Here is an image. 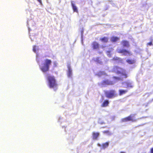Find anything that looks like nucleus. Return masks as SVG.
I'll list each match as a JSON object with an SVG mask.
<instances>
[{
  "label": "nucleus",
  "instance_id": "23",
  "mask_svg": "<svg viewBox=\"0 0 153 153\" xmlns=\"http://www.w3.org/2000/svg\"><path fill=\"white\" fill-rule=\"evenodd\" d=\"M33 50L34 52H36V46L35 45L33 46Z\"/></svg>",
  "mask_w": 153,
  "mask_h": 153
},
{
  "label": "nucleus",
  "instance_id": "22",
  "mask_svg": "<svg viewBox=\"0 0 153 153\" xmlns=\"http://www.w3.org/2000/svg\"><path fill=\"white\" fill-rule=\"evenodd\" d=\"M152 45V41H151L149 42L147 44V46H148V45L151 46Z\"/></svg>",
  "mask_w": 153,
  "mask_h": 153
},
{
  "label": "nucleus",
  "instance_id": "9",
  "mask_svg": "<svg viewBox=\"0 0 153 153\" xmlns=\"http://www.w3.org/2000/svg\"><path fill=\"white\" fill-rule=\"evenodd\" d=\"M113 84V81H109L108 79L103 80L101 82V84L102 85H112Z\"/></svg>",
  "mask_w": 153,
  "mask_h": 153
},
{
  "label": "nucleus",
  "instance_id": "2",
  "mask_svg": "<svg viewBox=\"0 0 153 153\" xmlns=\"http://www.w3.org/2000/svg\"><path fill=\"white\" fill-rule=\"evenodd\" d=\"M52 61L51 60L46 59L44 60V63L42 64V65L40 66V70L43 73H46L49 70L50 66L51 65Z\"/></svg>",
  "mask_w": 153,
  "mask_h": 153
},
{
  "label": "nucleus",
  "instance_id": "10",
  "mask_svg": "<svg viewBox=\"0 0 153 153\" xmlns=\"http://www.w3.org/2000/svg\"><path fill=\"white\" fill-rule=\"evenodd\" d=\"M109 103V101L108 100H106L104 101L101 105L102 107H106L107 106Z\"/></svg>",
  "mask_w": 153,
  "mask_h": 153
},
{
  "label": "nucleus",
  "instance_id": "24",
  "mask_svg": "<svg viewBox=\"0 0 153 153\" xmlns=\"http://www.w3.org/2000/svg\"><path fill=\"white\" fill-rule=\"evenodd\" d=\"M150 153H153V147L150 150Z\"/></svg>",
  "mask_w": 153,
  "mask_h": 153
},
{
  "label": "nucleus",
  "instance_id": "13",
  "mask_svg": "<svg viewBox=\"0 0 153 153\" xmlns=\"http://www.w3.org/2000/svg\"><path fill=\"white\" fill-rule=\"evenodd\" d=\"M120 39L119 37H117L115 36H112L111 38V41L112 42H115Z\"/></svg>",
  "mask_w": 153,
  "mask_h": 153
},
{
  "label": "nucleus",
  "instance_id": "16",
  "mask_svg": "<svg viewBox=\"0 0 153 153\" xmlns=\"http://www.w3.org/2000/svg\"><path fill=\"white\" fill-rule=\"evenodd\" d=\"M71 5L72 6V9H73V11L74 12H76L77 13H78V10L77 8L76 7V6H75V5L73 3H72Z\"/></svg>",
  "mask_w": 153,
  "mask_h": 153
},
{
  "label": "nucleus",
  "instance_id": "7",
  "mask_svg": "<svg viewBox=\"0 0 153 153\" xmlns=\"http://www.w3.org/2000/svg\"><path fill=\"white\" fill-rule=\"evenodd\" d=\"M120 43L123 47L128 48L130 46L129 42L126 40H122Z\"/></svg>",
  "mask_w": 153,
  "mask_h": 153
},
{
  "label": "nucleus",
  "instance_id": "3",
  "mask_svg": "<svg viewBox=\"0 0 153 153\" xmlns=\"http://www.w3.org/2000/svg\"><path fill=\"white\" fill-rule=\"evenodd\" d=\"M47 79L48 81V85L50 88H57L58 84L54 76L48 74Z\"/></svg>",
  "mask_w": 153,
  "mask_h": 153
},
{
  "label": "nucleus",
  "instance_id": "20",
  "mask_svg": "<svg viewBox=\"0 0 153 153\" xmlns=\"http://www.w3.org/2000/svg\"><path fill=\"white\" fill-rule=\"evenodd\" d=\"M112 60L113 61H119L121 60V59L117 57H114L112 59Z\"/></svg>",
  "mask_w": 153,
  "mask_h": 153
},
{
  "label": "nucleus",
  "instance_id": "8",
  "mask_svg": "<svg viewBox=\"0 0 153 153\" xmlns=\"http://www.w3.org/2000/svg\"><path fill=\"white\" fill-rule=\"evenodd\" d=\"M92 48L94 50H99L100 48V45L96 42H93L91 44Z\"/></svg>",
  "mask_w": 153,
  "mask_h": 153
},
{
  "label": "nucleus",
  "instance_id": "17",
  "mask_svg": "<svg viewBox=\"0 0 153 153\" xmlns=\"http://www.w3.org/2000/svg\"><path fill=\"white\" fill-rule=\"evenodd\" d=\"M126 61L128 64H133L135 62V60L134 59H128L126 60Z\"/></svg>",
  "mask_w": 153,
  "mask_h": 153
},
{
  "label": "nucleus",
  "instance_id": "19",
  "mask_svg": "<svg viewBox=\"0 0 153 153\" xmlns=\"http://www.w3.org/2000/svg\"><path fill=\"white\" fill-rule=\"evenodd\" d=\"M109 145V143L108 142H106L102 145V147L103 149H105Z\"/></svg>",
  "mask_w": 153,
  "mask_h": 153
},
{
  "label": "nucleus",
  "instance_id": "1",
  "mask_svg": "<svg viewBox=\"0 0 153 153\" xmlns=\"http://www.w3.org/2000/svg\"><path fill=\"white\" fill-rule=\"evenodd\" d=\"M112 72L117 74L120 75V77L117 76L113 77V78L116 81L123 80V79H126L128 76V75L126 70L117 66H115L113 67Z\"/></svg>",
  "mask_w": 153,
  "mask_h": 153
},
{
  "label": "nucleus",
  "instance_id": "5",
  "mask_svg": "<svg viewBox=\"0 0 153 153\" xmlns=\"http://www.w3.org/2000/svg\"><path fill=\"white\" fill-rule=\"evenodd\" d=\"M134 115V114H131L127 117L123 118L121 119V121L122 122H126L128 121H135L136 120L133 118Z\"/></svg>",
  "mask_w": 153,
  "mask_h": 153
},
{
  "label": "nucleus",
  "instance_id": "18",
  "mask_svg": "<svg viewBox=\"0 0 153 153\" xmlns=\"http://www.w3.org/2000/svg\"><path fill=\"white\" fill-rule=\"evenodd\" d=\"M72 75V70L69 67L68 69V76H71Z\"/></svg>",
  "mask_w": 153,
  "mask_h": 153
},
{
  "label": "nucleus",
  "instance_id": "4",
  "mask_svg": "<svg viewBox=\"0 0 153 153\" xmlns=\"http://www.w3.org/2000/svg\"><path fill=\"white\" fill-rule=\"evenodd\" d=\"M105 94L106 97L108 98H112L117 96L116 91L114 90L105 91Z\"/></svg>",
  "mask_w": 153,
  "mask_h": 153
},
{
  "label": "nucleus",
  "instance_id": "21",
  "mask_svg": "<svg viewBox=\"0 0 153 153\" xmlns=\"http://www.w3.org/2000/svg\"><path fill=\"white\" fill-rule=\"evenodd\" d=\"M103 133L104 134H107L108 135H110L111 134L110 132L108 130L104 131H103Z\"/></svg>",
  "mask_w": 153,
  "mask_h": 153
},
{
  "label": "nucleus",
  "instance_id": "14",
  "mask_svg": "<svg viewBox=\"0 0 153 153\" xmlns=\"http://www.w3.org/2000/svg\"><path fill=\"white\" fill-rule=\"evenodd\" d=\"M119 95H122L126 93L128 91L127 90L120 89L119 90Z\"/></svg>",
  "mask_w": 153,
  "mask_h": 153
},
{
  "label": "nucleus",
  "instance_id": "12",
  "mask_svg": "<svg viewBox=\"0 0 153 153\" xmlns=\"http://www.w3.org/2000/svg\"><path fill=\"white\" fill-rule=\"evenodd\" d=\"M123 84H126V86L125 87L126 88H127L128 87L130 88H132V86L131 85V83L130 82H125L123 83Z\"/></svg>",
  "mask_w": 153,
  "mask_h": 153
},
{
  "label": "nucleus",
  "instance_id": "27",
  "mask_svg": "<svg viewBox=\"0 0 153 153\" xmlns=\"http://www.w3.org/2000/svg\"><path fill=\"white\" fill-rule=\"evenodd\" d=\"M120 153H125L123 152H120Z\"/></svg>",
  "mask_w": 153,
  "mask_h": 153
},
{
  "label": "nucleus",
  "instance_id": "6",
  "mask_svg": "<svg viewBox=\"0 0 153 153\" xmlns=\"http://www.w3.org/2000/svg\"><path fill=\"white\" fill-rule=\"evenodd\" d=\"M117 52L118 53H122L125 56H130L132 55V53L130 51L125 49H119L117 51Z\"/></svg>",
  "mask_w": 153,
  "mask_h": 153
},
{
  "label": "nucleus",
  "instance_id": "26",
  "mask_svg": "<svg viewBox=\"0 0 153 153\" xmlns=\"http://www.w3.org/2000/svg\"><path fill=\"white\" fill-rule=\"evenodd\" d=\"M41 4H42L41 0H37Z\"/></svg>",
  "mask_w": 153,
  "mask_h": 153
},
{
  "label": "nucleus",
  "instance_id": "15",
  "mask_svg": "<svg viewBox=\"0 0 153 153\" xmlns=\"http://www.w3.org/2000/svg\"><path fill=\"white\" fill-rule=\"evenodd\" d=\"M100 40L103 42L106 43L108 41V38L107 37H104L100 38Z\"/></svg>",
  "mask_w": 153,
  "mask_h": 153
},
{
  "label": "nucleus",
  "instance_id": "11",
  "mask_svg": "<svg viewBox=\"0 0 153 153\" xmlns=\"http://www.w3.org/2000/svg\"><path fill=\"white\" fill-rule=\"evenodd\" d=\"M99 133L98 132H93L92 133V136L93 138L94 139H97V137L99 135Z\"/></svg>",
  "mask_w": 153,
  "mask_h": 153
},
{
  "label": "nucleus",
  "instance_id": "25",
  "mask_svg": "<svg viewBox=\"0 0 153 153\" xmlns=\"http://www.w3.org/2000/svg\"><path fill=\"white\" fill-rule=\"evenodd\" d=\"M110 51H107L106 53H107V54L108 55H109L110 54Z\"/></svg>",
  "mask_w": 153,
  "mask_h": 153
}]
</instances>
